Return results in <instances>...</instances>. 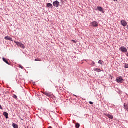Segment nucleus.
I'll return each mask as SVG.
<instances>
[{
  "instance_id": "obj_1",
  "label": "nucleus",
  "mask_w": 128,
  "mask_h": 128,
  "mask_svg": "<svg viewBox=\"0 0 128 128\" xmlns=\"http://www.w3.org/2000/svg\"><path fill=\"white\" fill-rule=\"evenodd\" d=\"M14 42L16 44V46H20L21 48H23V50H24L26 48V46H24V44H22V43H20V42H18L16 41H14Z\"/></svg>"
},
{
  "instance_id": "obj_2",
  "label": "nucleus",
  "mask_w": 128,
  "mask_h": 128,
  "mask_svg": "<svg viewBox=\"0 0 128 128\" xmlns=\"http://www.w3.org/2000/svg\"><path fill=\"white\" fill-rule=\"evenodd\" d=\"M116 82L118 84H122V82H124V79H122V76H120L116 78Z\"/></svg>"
},
{
  "instance_id": "obj_3",
  "label": "nucleus",
  "mask_w": 128,
  "mask_h": 128,
  "mask_svg": "<svg viewBox=\"0 0 128 128\" xmlns=\"http://www.w3.org/2000/svg\"><path fill=\"white\" fill-rule=\"evenodd\" d=\"M42 94L48 96V98H52V93H50L48 92H43Z\"/></svg>"
},
{
  "instance_id": "obj_4",
  "label": "nucleus",
  "mask_w": 128,
  "mask_h": 128,
  "mask_svg": "<svg viewBox=\"0 0 128 128\" xmlns=\"http://www.w3.org/2000/svg\"><path fill=\"white\" fill-rule=\"evenodd\" d=\"M60 3L58 0L55 1L53 2V6L55 8H58L60 6Z\"/></svg>"
},
{
  "instance_id": "obj_5",
  "label": "nucleus",
  "mask_w": 128,
  "mask_h": 128,
  "mask_svg": "<svg viewBox=\"0 0 128 128\" xmlns=\"http://www.w3.org/2000/svg\"><path fill=\"white\" fill-rule=\"evenodd\" d=\"M120 50L122 52H128V49L124 46H122L120 48Z\"/></svg>"
},
{
  "instance_id": "obj_6",
  "label": "nucleus",
  "mask_w": 128,
  "mask_h": 128,
  "mask_svg": "<svg viewBox=\"0 0 128 128\" xmlns=\"http://www.w3.org/2000/svg\"><path fill=\"white\" fill-rule=\"evenodd\" d=\"M91 26L94 28H98V24L96 22H93L91 23Z\"/></svg>"
},
{
  "instance_id": "obj_7",
  "label": "nucleus",
  "mask_w": 128,
  "mask_h": 128,
  "mask_svg": "<svg viewBox=\"0 0 128 128\" xmlns=\"http://www.w3.org/2000/svg\"><path fill=\"white\" fill-rule=\"evenodd\" d=\"M121 24H122V26H123L126 27V26H128V23L126 22V20H122L121 21Z\"/></svg>"
},
{
  "instance_id": "obj_8",
  "label": "nucleus",
  "mask_w": 128,
  "mask_h": 128,
  "mask_svg": "<svg viewBox=\"0 0 128 128\" xmlns=\"http://www.w3.org/2000/svg\"><path fill=\"white\" fill-rule=\"evenodd\" d=\"M6 40H10V42H12V38H10V36H7L4 38Z\"/></svg>"
},
{
  "instance_id": "obj_9",
  "label": "nucleus",
  "mask_w": 128,
  "mask_h": 128,
  "mask_svg": "<svg viewBox=\"0 0 128 128\" xmlns=\"http://www.w3.org/2000/svg\"><path fill=\"white\" fill-rule=\"evenodd\" d=\"M2 60L4 62H6V64H8V66H10V64L8 60L6 59L5 58H2Z\"/></svg>"
},
{
  "instance_id": "obj_10",
  "label": "nucleus",
  "mask_w": 128,
  "mask_h": 128,
  "mask_svg": "<svg viewBox=\"0 0 128 128\" xmlns=\"http://www.w3.org/2000/svg\"><path fill=\"white\" fill-rule=\"evenodd\" d=\"M47 8H54V6H52V4L50 3H48L47 4Z\"/></svg>"
},
{
  "instance_id": "obj_11",
  "label": "nucleus",
  "mask_w": 128,
  "mask_h": 128,
  "mask_svg": "<svg viewBox=\"0 0 128 128\" xmlns=\"http://www.w3.org/2000/svg\"><path fill=\"white\" fill-rule=\"evenodd\" d=\"M124 108L128 112V104H124Z\"/></svg>"
},
{
  "instance_id": "obj_12",
  "label": "nucleus",
  "mask_w": 128,
  "mask_h": 128,
  "mask_svg": "<svg viewBox=\"0 0 128 128\" xmlns=\"http://www.w3.org/2000/svg\"><path fill=\"white\" fill-rule=\"evenodd\" d=\"M106 116H108V118H110V120H112L114 118V116L108 114Z\"/></svg>"
},
{
  "instance_id": "obj_13",
  "label": "nucleus",
  "mask_w": 128,
  "mask_h": 128,
  "mask_svg": "<svg viewBox=\"0 0 128 128\" xmlns=\"http://www.w3.org/2000/svg\"><path fill=\"white\" fill-rule=\"evenodd\" d=\"M4 116H6V118H8V114L6 112H4Z\"/></svg>"
},
{
  "instance_id": "obj_14",
  "label": "nucleus",
  "mask_w": 128,
  "mask_h": 128,
  "mask_svg": "<svg viewBox=\"0 0 128 128\" xmlns=\"http://www.w3.org/2000/svg\"><path fill=\"white\" fill-rule=\"evenodd\" d=\"M97 8L98 10H99V12H104V9H102V7L98 6L97 7Z\"/></svg>"
},
{
  "instance_id": "obj_15",
  "label": "nucleus",
  "mask_w": 128,
  "mask_h": 128,
  "mask_svg": "<svg viewBox=\"0 0 128 128\" xmlns=\"http://www.w3.org/2000/svg\"><path fill=\"white\" fill-rule=\"evenodd\" d=\"M94 72H102L100 69H98V68H95L94 69Z\"/></svg>"
},
{
  "instance_id": "obj_16",
  "label": "nucleus",
  "mask_w": 128,
  "mask_h": 128,
  "mask_svg": "<svg viewBox=\"0 0 128 128\" xmlns=\"http://www.w3.org/2000/svg\"><path fill=\"white\" fill-rule=\"evenodd\" d=\"M12 126L14 128H18V124H13Z\"/></svg>"
},
{
  "instance_id": "obj_17",
  "label": "nucleus",
  "mask_w": 128,
  "mask_h": 128,
  "mask_svg": "<svg viewBox=\"0 0 128 128\" xmlns=\"http://www.w3.org/2000/svg\"><path fill=\"white\" fill-rule=\"evenodd\" d=\"M96 64V62H92V64H90V66H94Z\"/></svg>"
},
{
  "instance_id": "obj_18",
  "label": "nucleus",
  "mask_w": 128,
  "mask_h": 128,
  "mask_svg": "<svg viewBox=\"0 0 128 128\" xmlns=\"http://www.w3.org/2000/svg\"><path fill=\"white\" fill-rule=\"evenodd\" d=\"M76 128H80V124L77 123V124H76Z\"/></svg>"
},
{
  "instance_id": "obj_19",
  "label": "nucleus",
  "mask_w": 128,
  "mask_h": 128,
  "mask_svg": "<svg viewBox=\"0 0 128 128\" xmlns=\"http://www.w3.org/2000/svg\"><path fill=\"white\" fill-rule=\"evenodd\" d=\"M98 63L99 64H102V62L101 60H100Z\"/></svg>"
},
{
  "instance_id": "obj_20",
  "label": "nucleus",
  "mask_w": 128,
  "mask_h": 128,
  "mask_svg": "<svg viewBox=\"0 0 128 128\" xmlns=\"http://www.w3.org/2000/svg\"><path fill=\"white\" fill-rule=\"evenodd\" d=\"M42 60L40 59H36L35 62H41Z\"/></svg>"
},
{
  "instance_id": "obj_21",
  "label": "nucleus",
  "mask_w": 128,
  "mask_h": 128,
  "mask_svg": "<svg viewBox=\"0 0 128 128\" xmlns=\"http://www.w3.org/2000/svg\"><path fill=\"white\" fill-rule=\"evenodd\" d=\"M124 68H128V64H125Z\"/></svg>"
},
{
  "instance_id": "obj_22",
  "label": "nucleus",
  "mask_w": 128,
  "mask_h": 128,
  "mask_svg": "<svg viewBox=\"0 0 128 128\" xmlns=\"http://www.w3.org/2000/svg\"><path fill=\"white\" fill-rule=\"evenodd\" d=\"M13 98H18V96H16V95H14V96H13Z\"/></svg>"
},
{
  "instance_id": "obj_23",
  "label": "nucleus",
  "mask_w": 128,
  "mask_h": 128,
  "mask_svg": "<svg viewBox=\"0 0 128 128\" xmlns=\"http://www.w3.org/2000/svg\"><path fill=\"white\" fill-rule=\"evenodd\" d=\"M72 42H73L74 44H76V42L74 40H72Z\"/></svg>"
},
{
  "instance_id": "obj_24",
  "label": "nucleus",
  "mask_w": 128,
  "mask_h": 128,
  "mask_svg": "<svg viewBox=\"0 0 128 128\" xmlns=\"http://www.w3.org/2000/svg\"><path fill=\"white\" fill-rule=\"evenodd\" d=\"M0 110H3L2 106L0 104Z\"/></svg>"
},
{
  "instance_id": "obj_25",
  "label": "nucleus",
  "mask_w": 128,
  "mask_h": 128,
  "mask_svg": "<svg viewBox=\"0 0 128 128\" xmlns=\"http://www.w3.org/2000/svg\"><path fill=\"white\" fill-rule=\"evenodd\" d=\"M89 104H94V102H89Z\"/></svg>"
},
{
  "instance_id": "obj_26",
  "label": "nucleus",
  "mask_w": 128,
  "mask_h": 128,
  "mask_svg": "<svg viewBox=\"0 0 128 128\" xmlns=\"http://www.w3.org/2000/svg\"><path fill=\"white\" fill-rule=\"evenodd\" d=\"M20 68H22V70H24V67L23 66H20Z\"/></svg>"
},
{
  "instance_id": "obj_27",
  "label": "nucleus",
  "mask_w": 128,
  "mask_h": 128,
  "mask_svg": "<svg viewBox=\"0 0 128 128\" xmlns=\"http://www.w3.org/2000/svg\"><path fill=\"white\" fill-rule=\"evenodd\" d=\"M62 0V2H66V0Z\"/></svg>"
},
{
  "instance_id": "obj_28",
  "label": "nucleus",
  "mask_w": 128,
  "mask_h": 128,
  "mask_svg": "<svg viewBox=\"0 0 128 128\" xmlns=\"http://www.w3.org/2000/svg\"><path fill=\"white\" fill-rule=\"evenodd\" d=\"M114 2H118V0H113Z\"/></svg>"
},
{
  "instance_id": "obj_29",
  "label": "nucleus",
  "mask_w": 128,
  "mask_h": 128,
  "mask_svg": "<svg viewBox=\"0 0 128 128\" xmlns=\"http://www.w3.org/2000/svg\"><path fill=\"white\" fill-rule=\"evenodd\" d=\"M48 128H52V127L50 126V127H48Z\"/></svg>"
},
{
  "instance_id": "obj_30",
  "label": "nucleus",
  "mask_w": 128,
  "mask_h": 128,
  "mask_svg": "<svg viewBox=\"0 0 128 128\" xmlns=\"http://www.w3.org/2000/svg\"><path fill=\"white\" fill-rule=\"evenodd\" d=\"M126 56H128V53H127Z\"/></svg>"
},
{
  "instance_id": "obj_31",
  "label": "nucleus",
  "mask_w": 128,
  "mask_h": 128,
  "mask_svg": "<svg viewBox=\"0 0 128 128\" xmlns=\"http://www.w3.org/2000/svg\"><path fill=\"white\" fill-rule=\"evenodd\" d=\"M127 28H128V26H127Z\"/></svg>"
}]
</instances>
